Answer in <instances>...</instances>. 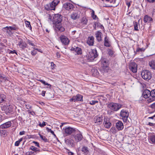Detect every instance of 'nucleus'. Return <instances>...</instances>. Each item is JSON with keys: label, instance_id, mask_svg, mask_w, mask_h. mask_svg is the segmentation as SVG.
Here are the masks:
<instances>
[{"label": "nucleus", "instance_id": "obj_26", "mask_svg": "<svg viewBox=\"0 0 155 155\" xmlns=\"http://www.w3.org/2000/svg\"><path fill=\"white\" fill-rule=\"evenodd\" d=\"M104 45L106 47L110 46V42L109 41V38L106 36L104 38Z\"/></svg>", "mask_w": 155, "mask_h": 155}, {"label": "nucleus", "instance_id": "obj_59", "mask_svg": "<svg viewBox=\"0 0 155 155\" xmlns=\"http://www.w3.org/2000/svg\"><path fill=\"white\" fill-rule=\"evenodd\" d=\"M9 53H11V54H14V53H15L17 54V53L15 50H13V51H10L9 52Z\"/></svg>", "mask_w": 155, "mask_h": 155}, {"label": "nucleus", "instance_id": "obj_15", "mask_svg": "<svg viewBox=\"0 0 155 155\" xmlns=\"http://www.w3.org/2000/svg\"><path fill=\"white\" fill-rule=\"evenodd\" d=\"M143 20L144 23H150L153 21V19L150 16L145 15L144 16Z\"/></svg>", "mask_w": 155, "mask_h": 155}, {"label": "nucleus", "instance_id": "obj_39", "mask_svg": "<svg viewBox=\"0 0 155 155\" xmlns=\"http://www.w3.org/2000/svg\"><path fill=\"white\" fill-rule=\"evenodd\" d=\"M81 21L83 24L86 25L87 24V20L85 17H83L81 20Z\"/></svg>", "mask_w": 155, "mask_h": 155}, {"label": "nucleus", "instance_id": "obj_3", "mask_svg": "<svg viewBox=\"0 0 155 155\" xmlns=\"http://www.w3.org/2000/svg\"><path fill=\"white\" fill-rule=\"evenodd\" d=\"M141 75L142 78L146 80L150 79L152 77L151 73L147 70L142 71L141 73Z\"/></svg>", "mask_w": 155, "mask_h": 155}, {"label": "nucleus", "instance_id": "obj_63", "mask_svg": "<svg viewBox=\"0 0 155 155\" xmlns=\"http://www.w3.org/2000/svg\"><path fill=\"white\" fill-rule=\"evenodd\" d=\"M45 92H46L45 91H42V93H41V95L43 96V97L45 96Z\"/></svg>", "mask_w": 155, "mask_h": 155}, {"label": "nucleus", "instance_id": "obj_62", "mask_svg": "<svg viewBox=\"0 0 155 155\" xmlns=\"http://www.w3.org/2000/svg\"><path fill=\"white\" fill-rule=\"evenodd\" d=\"M148 2L150 3H153L155 1V0H147Z\"/></svg>", "mask_w": 155, "mask_h": 155}, {"label": "nucleus", "instance_id": "obj_18", "mask_svg": "<svg viewBox=\"0 0 155 155\" xmlns=\"http://www.w3.org/2000/svg\"><path fill=\"white\" fill-rule=\"evenodd\" d=\"M116 127L118 130H122L124 128V125L120 121H118L116 124Z\"/></svg>", "mask_w": 155, "mask_h": 155}, {"label": "nucleus", "instance_id": "obj_40", "mask_svg": "<svg viewBox=\"0 0 155 155\" xmlns=\"http://www.w3.org/2000/svg\"><path fill=\"white\" fill-rule=\"evenodd\" d=\"M134 29L136 31H138V23L137 22H134Z\"/></svg>", "mask_w": 155, "mask_h": 155}, {"label": "nucleus", "instance_id": "obj_12", "mask_svg": "<svg viewBox=\"0 0 155 155\" xmlns=\"http://www.w3.org/2000/svg\"><path fill=\"white\" fill-rule=\"evenodd\" d=\"M129 68L133 73H136L137 71V65L135 62H132L130 65Z\"/></svg>", "mask_w": 155, "mask_h": 155}, {"label": "nucleus", "instance_id": "obj_10", "mask_svg": "<svg viewBox=\"0 0 155 155\" xmlns=\"http://www.w3.org/2000/svg\"><path fill=\"white\" fill-rule=\"evenodd\" d=\"M104 120V127L107 128H110L111 124L110 122L109 118L107 117H105Z\"/></svg>", "mask_w": 155, "mask_h": 155}, {"label": "nucleus", "instance_id": "obj_42", "mask_svg": "<svg viewBox=\"0 0 155 155\" xmlns=\"http://www.w3.org/2000/svg\"><path fill=\"white\" fill-rule=\"evenodd\" d=\"M5 46L3 43L0 44V51L3 52L5 50Z\"/></svg>", "mask_w": 155, "mask_h": 155}, {"label": "nucleus", "instance_id": "obj_19", "mask_svg": "<svg viewBox=\"0 0 155 155\" xmlns=\"http://www.w3.org/2000/svg\"><path fill=\"white\" fill-rule=\"evenodd\" d=\"M143 96L145 98H149L150 97V91L147 89L145 90L143 93Z\"/></svg>", "mask_w": 155, "mask_h": 155}, {"label": "nucleus", "instance_id": "obj_57", "mask_svg": "<svg viewBox=\"0 0 155 155\" xmlns=\"http://www.w3.org/2000/svg\"><path fill=\"white\" fill-rule=\"evenodd\" d=\"M51 65L52 67V69H54L56 67V65L54 64V63L52 62H51Z\"/></svg>", "mask_w": 155, "mask_h": 155}, {"label": "nucleus", "instance_id": "obj_21", "mask_svg": "<svg viewBox=\"0 0 155 155\" xmlns=\"http://www.w3.org/2000/svg\"><path fill=\"white\" fill-rule=\"evenodd\" d=\"M3 31L4 32H6L8 36H10L12 35V33L11 31V29L9 28L8 27L6 26L3 28Z\"/></svg>", "mask_w": 155, "mask_h": 155}, {"label": "nucleus", "instance_id": "obj_7", "mask_svg": "<svg viewBox=\"0 0 155 155\" xmlns=\"http://www.w3.org/2000/svg\"><path fill=\"white\" fill-rule=\"evenodd\" d=\"M120 115L122 117L124 121L126 122L129 116V113L126 110H122L120 112Z\"/></svg>", "mask_w": 155, "mask_h": 155}, {"label": "nucleus", "instance_id": "obj_28", "mask_svg": "<svg viewBox=\"0 0 155 155\" xmlns=\"http://www.w3.org/2000/svg\"><path fill=\"white\" fill-rule=\"evenodd\" d=\"M102 33L98 31L97 33L96 34V37L98 41H101V35Z\"/></svg>", "mask_w": 155, "mask_h": 155}, {"label": "nucleus", "instance_id": "obj_41", "mask_svg": "<svg viewBox=\"0 0 155 155\" xmlns=\"http://www.w3.org/2000/svg\"><path fill=\"white\" fill-rule=\"evenodd\" d=\"M30 149L31 150L34 151L36 152H40L41 151L40 150H38L37 149V148L36 147H35L34 146H31V147L30 148Z\"/></svg>", "mask_w": 155, "mask_h": 155}, {"label": "nucleus", "instance_id": "obj_34", "mask_svg": "<svg viewBox=\"0 0 155 155\" xmlns=\"http://www.w3.org/2000/svg\"><path fill=\"white\" fill-rule=\"evenodd\" d=\"M45 9L48 11L49 10H52L53 9V7H51V5L50 4H47L45 6Z\"/></svg>", "mask_w": 155, "mask_h": 155}, {"label": "nucleus", "instance_id": "obj_37", "mask_svg": "<svg viewBox=\"0 0 155 155\" xmlns=\"http://www.w3.org/2000/svg\"><path fill=\"white\" fill-rule=\"evenodd\" d=\"M6 79L5 76L4 74H0V81L1 82L5 81Z\"/></svg>", "mask_w": 155, "mask_h": 155}, {"label": "nucleus", "instance_id": "obj_36", "mask_svg": "<svg viewBox=\"0 0 155 155\" xmlns=\"http://www.w3.org/2000/svg\"><path fill=\"white\" fill-rule=\"evenodd\" d=\"M82 151L84 153H87L89 152L88 148L85 146H84L82 149Z\"/></svg>", "mask_w": 155, "mask_h": 155}, {"label": "nucleus", "instance_id": "obj_4", "mask_svg": "<svg viewBox=\"0 0 155 155\" xmlns=\"http://www.w3.org/2000/svg\"><path fill=\"white\" fill-rule=\"evenodd\" d=\"M98 56V54L96 49H92L91 52H89L88 54V57L90 60H94V59L97 58Z\"/></svg>", "mask_w": 155, "mask_h": 155}, {"label": "nucleus", "instance_id": "obj_51", "mask_svg": "<svg viewBox=\"0 0 155 155\" xmlns=\"http://www.w3.org/2000/svg\"><path fill=\"white\" fill-rule=\"evenodd\" d=\"M110 131L113 134H115L116 132V130L115 127H112L110 129Z\"/></svg>", "mask_w": 155, "mask_h": 155}, {"label": "nucleus", "instance_id": "obj_16", "mask_svg": "<svg viewBox=\"0 0 155 155\" xmlns=\"http://www.w3.org/2000/svg\"><path fill=\"white\" fill-rule=\"evenodd\" d=\"M94 120L95 123L98 124H101L102 122L103 119L102 116H96L95 117Z\"/></svg>", "mask_w": 155, "mask_h": 155}, {"label": "nucleus", "instance_id": "obj_38", "mask_svg": "<svg viewBox=\"0 0 155 155\" xmlns=\"http://www.w3.org/2000/svg\"><path fill=\"white\" fill-rule=\"evenodd\" d=\"M25 24L26 25V26L30 30H31V27L30 25V22L27 21H25Z\"/></svg>", "mask_w": 155, "mask_h": 155}, {"label": "nucleus", "instance_id": "obj_11", "mask_svg": "<svg viewBox=\"0 0 155 155\" xmlns=\"http://www.w3.org/2000/svg\"><path fill=\"white\" fill-rule=\"evenodd\" d=\"M75 131V129L73 128L69 127H66L64 129V131L67 135H69L72 133L74 132Z\"/></svg>", "mask_w": 155, "mask_h": 155}, {"label": "nucleus", "instance_id": "obj_45", "mask_svg": "<svg viewBox=\"0 0 155 155\" xmlns=\"http://www.w3.org/2000/svg\"><path fill=\"white\" fill-rule=\"evenodd\" d=\"M108 54L111 57L114 56V52L113 51L110 49L108 50Z\"/></svg>", "mask_w": 155, "mask_h": 155}, {"label": "nucleus", "instance_id": "obj_60", "mask_svg": "<svg viewBox=\"0 0 155 155\" xmlns=\"http://www.w3.org/2000/svg\"><path fill=\"white\" fill-rule=\"evenodd\" d=\"M151 107L152 108L155 109V102L151 105Z\"/></svg>", "mask_w": 155, "mask_h": 155}, {"label": "nucleus", "instance_id": "obj_29", "mask_svg": "<svg viewBox=\"0 0 155 155\" xmlns=\"http://www.w3.org/2000/svg\"><path fill=\"white\" fill-rule=\"evenodd\" d=\"M149 140L152 143L155 144V135L153 134L150 135L149 137Z\"/></svg>", "mask_w": 155, "mask_h": 155}, {"label": "nucleus", "instance_id": "obj_53", "mask_svg": "<svg viewBox=\"0 0 155 155\" xmlns=\"http://www.w3.org/2000/svg\"><path fill=\"white\" fill-rule=\"evenodd\" d=\"M144 51V49L143 48H137L136 50V51L138 52H142Z\"/></svg>", "mask_w": 155, "mask_h": 155}, {"label": "nucleus", "instance_id": "obj_64", "mask_svg": "<svg viewBox=\"0 0 155 155\" xmlns=\"http://www.w3.org/2000/svg\"><path fill=\"white\" fill-rule=\"evenodd\" d=\"M56 54L58 58H59L60 57V54L58 52H57Z\"/></svg>", "mask_w": 155, "mask_h": 155}, {"label": "nucleus", "instance_id": "obj_46", "mask_svg": "<svg viewBox=\"0 0 155 155\" xmlns=\"http://www.w3.org/2000/svg\"><path fill=\"white\" fill-rule=\"evenodd\" d=\"M40 137L45 142H47L48 141V140L45 136H44L43 135H40Z\"/></svg>", "mask_w": 155, "mask_h": 155}, {"label": "nucleus", "instance_id": "obj_54", "mask_svg": "<svg viewBox=\"0 0 155 155\" xmlns=\"http://www.w3.org/2000/svg\"><path fill=\"white\" fill-rule=\"evenodd\" d=\"M131 1L130 2H128L127 1H126V4L128 6V8H129L130 6L131 3Z\"/></svg>", "mask_w": 155, "mask_h": 155}, {"label": "nucleus", "instance_id": "obj_43", "mask_svg": "<svg viewBox=\"0 0 155 155\" xmlns=\"http://www.w3.org/2000/svg\"><path fill=\"white\" fill-rule=\"evenodd\" d=\"M9 28H10L11 30H14L17 31L18 29V27L16 26L15 25H14L12 26H9L8 27Z\"/></svg>", "mask_w": 155, "mask_h": 155}, {"label": "nucleus", "instance_id": "obj_52", "mask_svg": "<svg viewBox=\"0 0 155 155\" xmlns=\"http://www.w3.org/2000/svg\"><path fill=\"white\" fill-rule=\"evenodd\" d=\"M37 53V51H36V50H35V48L34 50H33L32 51H31V54L33 56H35L36 55V54Z\"/></svg>", "mask_w": 155, "mask_h": 155}, {"label": "nucleus", "instance_id": "obj_33", "mask_svg": "<svg viewBox=\"0 0 155 155\" xmlns=\"http://www.w3.org/2000/svg\"><path fill=\"white\" fill-rule=\"evenodd\" d=\"M7 132L5 130H0V134L1 136L5 137L7 135Z\"/></svg>", "mask_w": 155, "mask_h": 155}, {"label": "nucleus", "instance_id": "obj_2", "mask_svg": "<svg viewBox=\"0 0 155 155\" xmlns=\"http://www.w3.org/2000/svg\"><path fill=\"white\" fill-rule=\"evenodd\" d=\"M62 20V17L61 15L59 14L54 15L53 17V21L54 25H57L59 24H61V22Z\"/></svg>", "mask_w": 155, "mask_h": 155}, {"label": "nucleus", "instance_id": "obj_5", "mask_svg": "<svg viewBox=\"0 0 155 155\" xmlns=\"http://www.w3.org/2000/svg\"><path fill=\"white\" fill-rule=\"evenodd\" d=\"M2 110L4 111L7 114L10 113L13 111V107L12 105H9L6 106V105H3L1 107Z\"/></svg>", "mask_w": 155, "mask_h": 155}, {"label": "nucleus", "instance_id": "obj_14", "mask_svg": "<svg viewBox=\"0 0 155 155\" xmlns=\"http://www.w3.org/2000/svg\"><path fill=\"white\" fill-rule=\"evenodd\" d=\"M63 7L67 10H70L72 9L73 8V5L69 3H66L64 4Z\"/></svg>", "mask_w": 155, "mask_h": 155}, {"label": "nucleus", "instance_id": "obj_13", "mask_svg": "<svg viewBox=\"0 0 155 155\" xmlns=\"http://www.w3.org/2000/svg\"><path fill=\"white\" fill-rule=\"evenodd\" d=\"M74 137L75 140L77 142L81 141L83 137L82 134L79 132L74 135Z\"/></svg>", "mask_w": 155, "mask_h": 155}, {"label": "nucleus", "instance_id": "obj_20", "mask_svg": "<svg viewBox=\"0 0 155 155\" xmlns=\"http://www.w3.org/2000/svg\"><path fill=\"white\" fill-rule=\"evenodd\" d=\"M79 17L80 15L78 12H73L71 15V18L74 20H76L79 18Z\"/></svg>", "mask_w": 155, "mask_h": 155}, {"label": "nucleus", "instance_id": "obj_55", "mask_svg": "<svg viewBox=\"0 0 155 155\" xmlns=\"http://www.w3.org/2000/svg\"><path fill=\"white\" fill-rule=\"evenodd\" d=\"M148 125L150 126L155 127V123L151 122H149Z\"/></svg>", "mask_w": 155, "mask_h": 155}, {"label": "nucleus", "instance_id": "obj_30", "mask_svg": "<svg viewBox=\"0 0 155 155\" xmlns=\"http://www.w3.org/2000/svg\"><path fill=\"white\" fill-rule=\"evenodd\" d=\"M149 64L152 68L155 70V60H153L150 61Z\"/></svg>", "mask_w": 155, "mask_h": 155}, {"label": "nucleus", "instance_id": "obj_47", "mask_svg": "<svg viewBox=\"0 0 155 155\" xmlns=\"http://www.w3.org/2000/svg\"><path fill=\"white\" fill-rule=\"evenodd\" d=\"M46 129L48 132H50L53 135L56 137V135L54 134V131L52 130L51 129H49L48 127H47Z\"/></svg>", "mask_w": 155, "mask_h": 155}, {"label": "nucleus", "instance_id": "obj_49", "mask_svg": "<svg viewBox=\"0 0 155 155\" xmlns=\"http://www.w3.org/2000/svg\"><path fill=\"white\" fill-rule=\"evenodd\" d=\"M91 16L94 19H95L97 17L96 15H95L94 14V12L93 10H92V11Z\"/></svg>", "mask_w": 155, "mask_h": 155}, {"label": "nucleus", "instance_id": "obj_56", "mask_svg": "<svg viewBox=\"0 0 155 155\" xmlns=\"http://www.w3.org/2000/svg\"><path fill=\"white\" fill-rule=\"evenodd\" d=\"M46 123L45 122L43 121L42 124L40 123L39 124V126L41 127H43L46 125Z\"/></svg>", "mask_w": 155, "mask_h": 155}, {"label": "nucleus", "instance_id": "obj_23", "mask_svg": "<svg viewBox=\"0 0 155 155\" xmlns=\"http://www.w3.org/2000/svg\"><path fill=\"white\" fill-rule=\"evenodd\" d=\"M87 43L90 46H92L94 44V38L93 36L89 37L87 41Z\"/></svg>", "mask_w": 155, "mask_h": 155}, {"label": "nucleus", "instance_id": "obj_31", "mask_svg": "<svg viewBox=\"0 0 155 155\" xmlns=\"http://www.w3.org/2000/svg\"><path fill=\"white\" fill-rule=\"evenodd\" d=\"M6 96L4 94L0 95V103L4 102L5 101Z\"/></svg>", "mask_w": 155, "mask_h": 155}, {"label": "nucleus", "instance_id": "obj_17", "mask_svg": "<svg viewBox=\"0 0 155 155\" xmlns=\"http://www.w3.org/2000/svg\"><path fill=\"white\" fill-rule=\"evenodd\" d=\"M151 97L147 99V101L148 103H150L154 100V98L155 97V89L153 90L150 91Z\"/></svg>", "mask_w": 155, "mask_h": 155}, {"label": "nucleus", "instance_id": "obj_50", "mask_svg": "<svg viewBox=\"0 0 155 155\" xmlns=\"http://www.w3.org/2000/svg\"><path fill=\"white\" fill-rule=\"evenodd\" d=\"M98 101H91L90 104L92 105H93L95 104L96 103H98Z\"/></svg>", "mask_w": 155, "mask_h": 155}, {"label": "nucleus", "instance_id": "obj_58", "mask_svg": "<svg viewBox=\"0 0 155 155\" xmlns=\"http://www.w3.org/2000/svg\"><path fill=\"white\" fill-rule=\"evenodd\" d=\"M33 143L35 144V145L36 146H37L38 147H40L39 143L38 142L34 141L33 142Z\"/></svg>", "mask_w": 155, "mask_h": 155}, {"label": "nucleus", "instance_id": "obj_1", "mask_svg": "<svg viewBox=\"0 0 155 155\" xmlns=\"http://www.w3.org/2000/svg\"><path fill=\"white\" fill-rule=\"evenodd\" d=\"M107 107L112 111H117L121 107V105L119 104L112 102L107 104Z\"/></svg>", "mask_w": 155, "mask_h": 155}, {"label": "nucleus", "instance_id": "obj_25", "mask_svg": "<svg viewBox=\"0 0 155 155\" xmlns=\"http://www.w3.org/2000/svg\"><path fill=\"white\" fill-rule=\"evenodd\" d=\"M59 2V0H54L51 3L49 4L51 5V7H53V8L52 10H54L55 6L58 5Z\"/></svg>", "mask_w": 155, "mask_h": 155}, {"label": "nucleus", "instance_id": "obj_8", "mask_svg": "<svg viewBox=\"0 0 155 155\" xmlns=\"http://www.w3.org/2000/svg\"><path fill=\"white\" fill-rule=\"evenodd\" d=\"M82 98L83 97L82 95L78 94L75 96H73L70 99V101H82Z\"/></svg>", "mask_w": 155, "mask_h": 155}, {"label": "nucleus", "instance_id": "obj_44", "mask_svg": "<svg viewBox=\"0 0 155 155\" xmlns=\"http://www.w3.org/2000/svg\"><path fill=\"white\" fill-rule=\"evenodd\" d=\"M101 63L104 66H107V62L105 59H102L101 61Z\"/></svg>", "mask_w": 155, "mask_h": 155}, {"label": "nucleus", "instance_id": "obj_27", "mask_svg": "<svg viewBox=\"0 0 155 155\" xmlns=\"http://www.w3.org/2000/svg\"><path fill=\"white\" fill-rule=\"evenodd\" d=\"M61 24H59L57 25H55V26L56 28H57L58 31H60V32H62L65 29L63 27L61 26Z\"/></svg>", "mask_w": 155, "mask_h": 155}, {"label": "nucleus", "instance_id": "obj_35", "mask_svg": "<svg viewBox=\"0 0 155 155\" xmlns=\"http://www.w3.org/2000/svg\"><path fill=\"white\" fill-rule=\"evenodd\" d=\"M38 81H40L42 83L44 84L45 85H47L48 86L47 87L48 88H50L51 86V84H48V83H46L45 81L42 80L40 79Z\"/></svg>", "mask_w": 155, "mask_h": 155}, {"label": "nucleus", "instance_id": "obj_32", "mask_svg": "<svg viewBox=\"0 0 155 155\" xmlns=\"http://www.w3.org/2000/svg\"><path fill=\"white\" fill-rule=\"evenodd\" d=\"M75 51L78 55L81 54H82V50L81 48L78 47H76L75 48Z\"/></svg>", "mask_w": 155, "mask_h": 155}, {"label": "nucleus", "instance_id": "obj_48", "mask_svg": "<svg viewBox=\"0 0 155 155\" xmlns=\"http://www.w3.org/2000/svg\"><path fill=\"white\" fill-rule=\"evenodd\" d=\"M27 43L29 45H31L33 47H35V45L34 43H32L31 41L29 40H28Z\"/></svg>", "mask_w": 155, "mask_h": 155}, {"label": "nucleus", "instance_id": "obj_24", "mask_svg": "<svg viewBox=\"0 0 155 155\" xmlns=\"http://www.w3.org/2000/svg\"><path fill=\"white\" fill-rule=\"evenodd\" d=\"M65 142L66 144L70 147H72L74 144V141L71 139H67L65 140Z\"/></svg>", "mask_w": 155, "mask_h": 155}, {"label": "nucleus", "instance_id": "obj_6", "mask_svg": "<svg viewBox=\"0 0 155 155\" xmlns=\"http://www.w3.org/2000/svg\"><path fill=\"white\" fill-rule=\"evenodd\" d=\"M17 43V45L19 46V47L22 49H24L26 47L27 44L21 38H18Z\"/></svg>", "mask_w": 155, "mask_h": 155}, {"label": "nucleus", "instance_id": "obj_22", "mask_svg": "<svg viewBox=\"0 0 155 155\" xmlns=\"http://www.w3.org/2000/svg\"><path fill=\"white\" fill-rule=\"evenodd\" d=\"M11 125V122L10 121H8L1 125L0 127L2 129H5L10 127Z\"/></svg>", "mask_w": 155, "mask_h": 155}, {"label": "nucleus", "instance_id": "obj_61", "mask_svg": "<svg viewBox=\"0 0 155 155\" xmlns=\"http://www.w3.org/2000/svg\"><path fill=\"white\" fill-rule=\"evenodd\" d=\"M19 143L20 142H19V141H16L15 143V146H19Z\"/></svg>", "mask_w": 155, "mask_h": 155}, {"label": "nucleus", "instance_id": "obj_9", "mask_svg": "<svg viewBox=\"0 0 155 155\" xmlns=\"http://www.w3.org/2000/svg\"><path fill=\"white\" fill-rule=\"evenodd\" d=\"M61 42L65 45H68L70 41L69 39L66 36L61 35L59 37Z\"/></svg>", "mask_w": 155, "mask_h": 155}]
</instances>
